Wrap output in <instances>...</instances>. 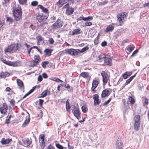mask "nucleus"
Returning <instances> with one entry per match:
<instances>
[{
  "mask_svg": "<svg viewBox=\"0 0 149 149\" xmlns=\"http://www.w3.org/2000/svg\"><path fill=\"white\" fill-rule=\"evenodd\" d=\"M22 46L20 43H13L9 45L4 50L5 53H13L19 50Z\"/></svg>",
  "mask_w": 149,
  "mask_h": 149,
  "instance_id": "1",
  "label": "nucleus"
},
{
  "mask_svg": "<svg viewBox=\"0 0 149 149\" xmlns=\"http://www.w3.org/2000/svg\"><path fill=\"white\" fill-rule=\"evenodd\" d=\"M13 14L14 19L18 21L22 19V12L20 6L19 5L17 7L16 6L13 9Z\"/></svg>",
  "mask_w": 149,
  "mask_h": 149,
  "instance_id": "2",
  "label": "nucleus"
},
{
  "mask_svg": "<svg viewBox=\"0 0 149 149\" xmlns=\"http://www.w3.org/2000/svg\"><path fill=\"white\" fill-rule=\"evenodd\" d=\"M128 15V14L125 12H123L118 14L117 15V21L119 23V26H122L123 24L126 21V18Z\"/></svg>",
  "mask_w": 149,
  "mask_h": 149,
  "instance_id": "3",
  "label": "nucleus"
},
{
  "mask_svg": "<svg viewBox=\"0 0 149 149\" xmlns=\"http://www.w3.org/2000/svg\"><path fill=\"white\" fill-rule=\"evenodd\" d=\"M36 19L41 24V26H42L47 24L45 21L47 19L48 17L46 15H45L42 13H38L36 15Z\"/></svg>",
  "mask_w": 149,
  "mask_h": 149,
  "instance_id": "4",
  "label": "nucleus"
},
{
  "mask_svg": "<svg viewBox=\"0 0 149 149\" xmlns=\"http://www.w3.org/2000/svg\"><path fill=\"white\" fill-rule=\"evenodd\" d=\"M63 54H69L73 56H77L80 53L79 49H68L62 51Z\"/></svg>",
  "mask_w": 149,
  "mask_h": 149,
  "instance_id": "5",
  "label": "nucleus"
},
{
  "mask_svg": "<svg viewBox=\"0 0 149 149\" xmlns=\"http://www.w3.org/2000/svg\"><path fill=\"white\" fill-rule=\"evenodd\" d=\"M100 74L102 78V84L105 85L110 80V75L104 71L101 72Z\"/></svg>",
  "mask_w": 149,
  "mask_h": 149,
  "instance_id": "6",
  "label": "nucleus"
},
{
  "mask_svg": "<svg viewBox=\"0 0 149 149\" xmlns=\"http://www.w3.org/2000/svg\"><path fill=\"white\" fill-rule=\"evenodd\" d=\"M1 60L4 64L8 66L13 67L18 66L20 63L19 62L17 61H7L6 59H4L2 58H1Z\"/></svg>",
  "mask_w": 149,
  "mask_h": 149,
  "instance_id": "7",
  "label": "nucleus"
},
{
  "mask_svg": "<svg viewBox=\"0 0 149 149\" xmlns=\"http://www.w3.org/2000/svg\"><path fill=\"white\" fill-rule=\"evenodd\" d=\"M72 110L74 116L78 120L81 118V113L79 108L74 105L72 106Z\"/></svg>",
  "mask_w": 149,
  "mask_h": 149,
  "instance_id": "8",
  "label": "nucleus"
},
{
  "mask_svg": "<svg viewBox=\"0 0 149 149\" xmlns=\"http://www.w3.org/2000/svg\"><path fill=\"white\" fill-rule=\"evenodd\" d=\"M63 25V22L60 19H58L56 22L51 26L52 29L56 30L61 28Z\"/></svg>",
  "mask_w": 149,
  "mask_h": 149,
  "instance_id": "9",
  "label": "nucleus"
},
{
  "mask_svg": "<svg viewBox=\"0 0 149 149\" xmlns=\"http://www.w3.org/2000/svg\"><path fill=\"white\" fill-rule=\"evenodd\" d=\"M99 82V79L95 78L92 82V86L91 88V91L93 93H95L97 92L96 88L97 87Z\"/></svg>",
  "mask_w": 149,
  "mask_h": 149,
  "instance_id": "10",
  "label": "nucleus"
},
{
  "mask_svg": "<svg viewBox=\"0 0 149 149\" xmlns=\"http://www.w3.org/2000/svg\"><path fill=\"white\" fill-rule=\"evenodd\" d=\"M41 58L39 55H34V59L31 61V65L32 66H36L40 62Z\"/></svg>",
  "mask_w": 149,
  "mask_h": 149,
  "instance_id": "11",
  "label": "nucleus"
},
{
  "mask_svg": "<svg viewBox=\"0 0 149 149\" xmlns=\"http://www.w3.org/2000/svg\"><path fill=\"white\" fill-rule=\"evenodd\" d=\"M8 107L7 104L6 103H3L2 105L0 107V112L3 115L7 114Z\"/></svg>",
  "mask_w": 149,
  "mask_h": 149,
  "instance_id": "12",
  "label": "nucleus"
},
{
  "mask_svg": "<svg viewBox=\"0 0 149 149\" xmlns=\"http://www.w3.org/2000/svg\"><path fill=\"white\" fill-rule=\"evenodd\" d=\"M63 8H66L65 13L68 15H71L74 12V8L71 7H70L69 6V4L68 3L65 5Z\"/></svg>",
  "mask_w": 149,
  "mask_h": 149,
  "instance_id": "13",
  "label": "nucleus"
},
{
  "mask_svg": "<svg viewBox=\"0 0 149 149\" xmlns=\"http://www.w3.org/2000/svg\"><path fill=\"white\" fill-rule=\"evenodd\" d=\"M112 58L109 56H106L103 65L111 66L112 65Z\"/></svg>",
  "mask_w": 149,
  "mask_h": 149,
  "instance_id": "14",
  "label": "nucleus"
},
{
  "mask_svg": "<svg viewBox=\"0 0 149 149\" xmlns=\"http://www.w3.org/2000/svg\"><path fill=\"white\" fill-rule=\"evenodd\" d=\"M45 135L44 134H40L39 136V140L40 145L42 149L44 148L45 146V143L44 141Z\"/></svg>",
  "mask_w": 149,
  "mask_h": 149,
  "instance_id": "15",
  "label": "nucleus"
},
{
  "mask_svg": "<svg viewBox=\"0 0 149 149\" xmlns=\"http://www.w3.org/2000/svg\"><path fill=\"white\" fill-rule=\"evenodd\" d=\"M22 145L24 146L27 147L29 146L32 143V139L31 138H25L22 140Z\"/></svg>",
  "mask_w": 149,
  "mask_h": 149,
  "instance_id": "16",
  "label": "nucleus"
},
{
  "mask_svg": "<svg viewBox=\"0 0 149 149\" xmlns=\"http://www.w3.org/2000/svg\"><path fill=\"white\" fill-rule=\"evenodd\" d=\"M16 82L19 89L24 92L25 87L23 82L19 79H17Z\"/></svg>",
  "mask_w": 149,
  "mask_h": 149,
  "instance_id": "17",
  "label": "nucleus"
},
{
  "mask_svg": "<svg viewBox=\"0 0 149 149\" xmlns=\"http://www.w3.org/2000/svg\"><path fill=\"white\" fill-rule=\"evenodd\" d=\"M93 97L94 100V105L96 106L99 105L101 101L99 100L98 95L95 94L93 95Z\"/></svg>",
  "mask_w": 149,
  "mask_h": 149,
  "instance_id": "18",
  "label": "nucleus"
},
{
  "mask_svg": "<svg viewBox=\"0 0 149 149\" xmlns=\"http://www.w3.org/2000/svg\"><path fill=\"white\" fill-rule=\"evenodd\" d=\"M105 56L103 54H100L98 57V58L96 60L97 62L100 63V64L103 65L104 63Z\"/></svg>",
  "mask_w": 149,
  "mask_h": 149,
  "instance_id": "19",
  "label": "nucleus"
},
{
  "mask_svg": "<svg viewBox=\"0 0 149 149\" xmlns=\"http://www.w3.org/2000/svg\"><path fill=\"white\" fill-rule=\"evenodd\" d=\"M116 145V149H124L123 143L121 142L120 139H118Z\"/></svg>",
  "mask_w": 149,
  "mask_h": 149,
  "instance_id": "20",
  "label": "nucleus"
},
{
  "mask_svg": "<svg viewBox=\"0 0 149 149\" xmlns=\"http://www.w3.org/2000/svg\"><path fill=\"white\" fill-rule=\"evenodd\" d=\"M80 76L84 79L90 80L91 78L89 73L88 72H83L80 74Z\"/></svg>",
  "mask_w": 149,
  "mask_h": 149,
  "instance_id": "21",
  "label": "nucleus"
},
{
  "mask_svg": "<svg viewBox=\"0 0 149 149\" xmlns=\"http://www.w3.org/2000/svg\"><path fill=\"white\" fill-rule=\"evenodd\" d=\"M39 8L41 9L42 10V11L44 13L47 15H49V12L48 9L47 8L43 7L41 5H39L38 6V7L37 8V9H38Z\"/></svg>",
  "mask_w": 149,
  "mask_h": 149,
  "instance_id": "22",
  "label": "nucleus"
},
{
  "mask_svg": "<svg viewBox=\"0 0 149 149\" xmlns=\"http://www.w3.org/2000/svg\"><path fill=\"white\" fill-rule=\"evenodd\" d=\"M135 99L132 96H129L128 97L127 101V104H130L133 105L135 102Z\"/></svg>",
  "mask_w": 149,
  "mask_h": 149,
  "instance_id": "23",
  "label": "nucleus"
},
{
  "mask_svg": "<svg viewBox=\"0 0 149 149\" xmlns=\"http://www.w3.org/2000/svg\"><path fill=\"white\" fill-rule=\"evenodd\" d=\"M12 141V139H11L8 138L6 139L3 138L2 139L0 142L3 145H6L8 144Z\"/></svg>",
  "mask_w": 149,
  "mask_h": 149,
  "instance_id": "24",
  "label": "nucleus"
},
{
  "mask_svg": "<svg viewBox=\"0 0 149 149\" xmlns=\"http://www.w3.org/2000/svg\"><path fill=\"white\" fill-rule=\"evenodd\" d=\"M52 50L49 49H45L44 51V55L45 57L49 56L51 55Z\"/></svg>",
  "mask_w": 149,
  "mask_h": 149,
  "instance_id": "25",
  "label": "nucleus"
},
{
  "mask_svg": "<svg viewBox=\"0 0 149 149\" xmlns=\"http://www.w3.org/2000/svg\"><path fill=\"white\" fill-rule=\"evenodd\" d=\"M109 91L107 89H105L104 90L102 93V97H104L107 96H108L109 95Z\"/></svg>",
  "mask_w": 149,
  "mask_h": 149,
  "instance_id": "26",
  "label": "nucleus"
},
{
  "mask_svg": "<svg viewBox=\"0 0 149 149\" xmlns=\"http://www.w3.org/2000/svg\"><path fill=\"white\" fill-rule=\"evenodd\" d=\"M81 30L79 28L73 30L71 35L72 36L80 34L81 33Z\"/></svg>",
  "mask_w": 149,
  "mask_h": 149,
  "instance_id": "27",
  "label": "nucleus"
},
{
  "mask_svg": "<svg viewBox=\"0 0 149 149\" xmlns=\"http://www.w3.org/2000/svg\"><path fill=\"white\" fill-rule=\"evenodd\" d=\"M114 28V27L111 24L108 25L107 27L105 30L106 32H108L112 31H113Z\"/></svg>",
  "mask_w": 149,
  "mask_h": 149,
  "instance_id": "28",
  "label": "nucleus"
},
{
  "mask_svg": "<svg viewBox=\"0 0 149 149\" xmlns=\"http://www.w3.org/2000/svg\"><path fill=\"white\" fill-rule=\"evenodd\" d=\"M5 17L6 18V21L7 22H9V24H12L14 22L13 19L12 18L8 16V15H6Z\"/></svg>",
  "mask_w": 149,
  "mask_h": 149,
  "instance_id": "29",
  "label": "nucleus"
},
{
  "mask_svg": "<svg viewBox=\"0 0 149 149\" xmlns=\"http://www.w3.org/2000/svg\"><path fill=\"white\" fill-rule=\"evenodd\" d=\"M65 107L66 111L70 113L71 112V107L69 102L68 100H67L66 102Z\"/></svg>",
  "mask_w": 149,
  "mask_h": 149,
  "instance_id": "30",
  "label": "nucleus"
},
{
  "mask_svg": "<svg viewBox=\"0 0 149 149\" xmlns=\"http://www.w3.org/2000/svg\"><path fill=\"white\" fill-rule=\"evenodd\" d=\"M134 123L140 122V116L139 115L135 116L134 118Z\"/></svg>",
  "mask_w": 149,
  "mask_h": 149,
  "instance_id": "31",
  "label": "nucleus"
},
{
  "mask_svg": "<svg viewBox=\"0 0 149 149\" xmlns=\"http://www.w3.org/2000/svg\"><path fill=\"white\" fill-rule=\"evenodd\" d=\"M140 122L134 123V130L138 131L139 130Z\"/></svg>",
  "mask_w": 149,
  "mask_h": 149,
  "instance_id": "32",
  "label": "nucleus"
},
{
  "mask_svg": "<svg viewBox=\"0 0 149 149\" xmlns=\"http://www.w3.org/2000/svg\"><path fill=\"white\" fill-rule=\"evenodd\" d=\"M1 78H5L7 77H8L10 76V74L7 72H1Z\"/></svg>",
  "mask_w": 149,
  "mask_h": 149,
  "instance_id": "33",
  "label": "nucleus"
},
{
  "mask_svg": "<svg viewBox=\"0 0 149 149\" xmlns=\"http://www.w3.org/2000/svg\"><path fill=\"white\" fill-rule=\"evenodd\" d=\"M49 63L48 61H43L41 63V65L42 68H45L46 67V65Z\"/></svg>",
  "mask_w": 149,
  "mask_h": 149,
  "instance_id": "34",
  "label": "nucleus"
},
{
  "mask_svg": "<svg viewBox=\"0 0 149 149\" xmlns=\"http://www.w3.org/2000/svg\"><path fill=\"white\" fill-rule=\"evenodd\" d=\"M89 49L88 46H87L83 48L81 50L79 49L80 53H83L88 50Z\"/></svg>",
  "mask_w": 149,
  "mask_h": 149,
  "instance_id": "35",
  "label": "nucleus"
},
{
  "mask_svg": "<svg viewBox=\"0 0 149 149\" xmlns=\"http://www.w3.org/2000/svg\"><path fill=\"white\" fill-rule=\"evenodd\" d=\"M51 79L53 81H55L59 83L60 82H63V81L62 80H60L59 79L57 78L52 77Z\"/></svg>",
  "mask_w": 149,
  "mask_h": 149,
  "instance_id": "36",
  "label": "nucleus"
},
{
  "mask_svg": "<svg viewBox=\"0 0 149 149\" xmlns=\"http://www.w3.org/2000/svg\"><path fill=\"white\" fill-rule=\"evenodd\" d=\"M135 48V46L134 45H132L131 46L128 47L126 48V49L129 52H131Z\"/></svg>",
  "mask_w": 149,
  "mask_h": 149,
  "instance_id": "37",
  "label": "nucleus"
},
{
  "mask_svg": "<svg viewBox=\"0 0 149 149\" xmlns=\"http://www.w3.org/2000/svg\"><path fill=\"white\" fill-rule=\"evenodd\" d=\"M47 93V90H44L43 92L41 94L40 97H44L46 96Z\"/></svg>",
  "mask_w": 149,
  "mask_h": 149,
  "instance_id": "38",
  "label": "nucleus"
},
{
  "mask_svg": "<svg viewBox=\"0 0 149 149\" xmlns=\"http://www.w3.org/2000/svg\"><path fill=\"white\" fill-rule=\"evenodd\" d=\"M56 147L58 149H64V148L62 145H60V144L58 143L56 144ZM67 148L65 147V149H66Z\"/></svg>",
  "mask_w": 149,
  "mask_h": 149,
  "instance_id": "39",
  "label": "nucleus"
},
{
  "mask_svg": "<svg viewBox=\"0 0 149 149\" xmlns=\"http://www.w3.org/2000/svg\"><path fill=\"white\" fill-rule=\"evenodd\" d=\"M30 120L29 118L26 119L22 125V126L23 127H25L30 121Z\"/></svg>",
  "mask_w": 149,
  "mask_h": 149,
  "instance_id": "40",
  "label": "nucleus"
},
{
  "mask_svg": "<svg viewBox=\"0 0 149 149\" xmlns=\"http://www.w3.org/2000/svg\"><path fill=\"white\" fill-rule=\"evenodd\" d=\"M36 39L37 40L38 43H39L44 40L43 38L40 35L36 37Z\"/></svg>",
  "mask_w": 149,
  "mask_h": 149,
  "instance_id": "41",
  "label": "nucleus"
},
{
  "mask_svg": "<svg viewBox=\"0 0 149 149\" xmlns=\"http://www.w3.org/2000/svg\"><path fill=\"white\" fill-rule=\"evenodd\" d=\"M67 0H59L58 3L62 6L67 3Z\"/></svg>",
  "mask_w": 149,
  "mask_h": 149,
  "instance_id": "42",
  "label": "nucleus"
},
{
  "mask_svg": "<svg viewBox=\"0 0 149 149\" xmlns=\"http://www.w3.org/2000/svg\"><path fill=\"white\" fill-rule=\"evenodd\" d=\"M19 3L21 5H24L26 3L27 0H18Z\"/></svg>",
  "mask_w": 149,
  "mask_h": 149,
  "instance_id": "43",
  "label": "nucleus"
},
{
  "mask_svg": "<svg viewBox=\"0 0 149 149\" xmlns=\"http://www.w3.org/2000/svg\"><path fill=\"white\" fill-rule=\"evenodd\" d=\"M33 49H36L37 50L40 52V54H42V51L38 48L37 46H33L32 47Z\"/></svg>",
  "mask_w": 149,
  "mask_h": 149,
  "instance_id": "44",
  "label": "nucleus"
},
{
  "mask_svg": "<svg viewBox=\"0 0 149 149\" xmlns=\"http://www.w3.org/2000/svg\"><path fill=\"white\" fill-rule=\"evenodd\" d=\"M48 41L49 42V44L50 45H52L53 44L54 42V41L53 39L52 38H49Z\"/></svg>",
  "mask_w": 149,
  "mask_h": 149,
  "instance_id": "45",
  "label": "nucleus"
},
{
  "mask_svg": "<svg viewBox=\"0 0 149 149\" xmlns=\"http://www.w3.org/2000/svg\"><path fill=\"white\" fill-rule=\"evenodd\" d=\"M93 17L92 16H88L87 17H85L84 19V21H86L88 20H91L93 19Z\"/></svg>",
  "mask_w": 149,
  "mask_h": 149,
  "instance_id": "46",
  "label": "nucleus"
},
{
  "mask_svg": "<svg viewBox=\"0 0 149 149\" xmlns=\"http://www.w3.org/2000/svg\"><path fill=\"white\" fill-rule=\"evenodd\" d=\"M82 109L84 113H86L88 110V108L86 106H83L82 107Z\"/></svg>",
  "mask_w": 149,
  "mask_h": 149,
  "instance_id": "47",
  "label": "nucleus"
},
{
  "mask_svg": "<svg viewBox=\"0 0 149 149\" xmlns=\"http://www.w3.org/2000/svg\"><path fill=\"white\" fill-rule=\"evenodd\" d=\"M92 25V22H86L85 23V25L83 26H91Z\"/></svg>",
  "mask_w": 149,
  "mask_h": 149,
  "instance_id": "48",
  "label": "nucleus"
},
{
  "mask_svg": "<svg viewBox=\"0 0 149 149\" xmlns=\"http://www.w3.org/2000/svg\"><path fill=\"white\" fill-rule=\"evenodd\" d=\"M99 37L97 36L94 40V42L95 45H97L98 43Z\"/></svg>",
  "mask_w": 149,
  "mask_h": 149,
  "instance_id": "49",
  "label": "nucleus"
},
{
  "mask_svg": "<svg viewBox=\"0 0 149 149\" xmlns=\"http://www.w3.org/2000/svg\"><path fill=\"white\" fill-rule=\"evenodd\" d=\"M108 2V1L107 0H106L103 2H100L99 5L100 6H104L107 4Z\"/></svg>",
  "mask_w": 149,
  "mask_h": 149,
  "instance_id": "50",
  "label": "nucleus"
},
{
  "mask_svg": "<svg viewBox=\"0 0 149 149\" xmlns=\"http://www.w3.org/2000/svg\"><path fill=\"white\" fill-rule=\"evenodd\" d=\"M111 98H110L107 101L105 102L103 104V105L104 106H106L111 101Z\"/></svg>",
  "mask_w": 149,
  "mask_h": 149,
  "instance_id": "51",
  "label": "nucleus"
},
{
  "mask_svg": "<svg viewBox=\"0 0 149 149\" xmlns=\"http://www.w3.org/2000/svg\"><path fill=\"white\" fill-rule=\"evenodd\" d=\"M11 117V115H10V116L8 118V119H7L5 121V123L7 124H8L10 123V119Z\"/></svg>",
  "mask_w": 149,
  "mask_h": 149,
  "instance_id": "52",
  "label": "nucleus"
},
{
  "mask_svg": "<svg viewBox=\"0 0 149 149\" xmlns=\"http://www.w3.org/2000/svg\"><path fill=\"white\" fill-rule=\"evenodd\" d=\"M38 2L36 1H32L31 3V5L33 6H36L38 5Z\"/></svg>",
  "mask_w": 149,
  "mask_h": 149,
  "instance_id": "53",
  "label": "nucleus"
},
{
  "mask_svg": "<svg viewBox=\"0 0 149 149\" xmlns=\"http://www.w3.org/2000/svg\"><path fill=\"white\" fill-rule=\"evenodd\" d=\"M132 78H131L130 77V78L129 79H128L126 81V82L125 83V85H127L128 84L130 83V82L132 81Z\"/></svg>",
  "mask_w": 149,
  "mask_h": 149,
  "instance_id": "54",
  "label": "nucleus"
},
{
  "mask_svg": "<svg viewBox=\"0 0 149 149\" xmlns=\"http://www.w3.org/2000/svg\"><path fill=\"white\" fill-rule=\"evenodd\" d=\"M33 49L32 48V47L29 48V49H27L26 52L30 56V53L31 52V50Z\"/></svg>",
  "mask_w": 149,
  "mask_h": 149,
  "instance_id": "55",
  "label": "nucleus"
},
{
  "mask_svg": "<svg viewBox=\"0 0 149 149\" xmlns=\"http://www.w3.org/2000/svg\"><path fill=\"white\" fill-rule=\"evenodd\" d=\"M145 100L144 102V105H148V104L149 102V99H148L146 98H145Z\"/></svg>",
  "mask_w": 149,
  "mask_h": 149,
  "instance_id": "56",
  "label": "nucleus"
},
{
  "mask_svg": "<svg viewBox=\"0 0 149 149\" xmlns=\"http://www.w3.org/2000/svg\"><path fill=\"white\" fill-rule=\"evenodd\" d=\"M127 73V72H126L125 73L123 74V77L125 79H126L128 77V75Z\"/></svg>",
  "mask_w": 149,
  "mask_h": 149,
  "instance_id": "57",
  "label": "nucleus"
},
{
  "mask_svg": "<svg viewBox=\"0 0 149 149\" xmlns=\"http://www.w3.org/2000/svg\"><path fill=\"white\" fill-rule=\"evenodd\" d=\"M44 100L42 99H39V105L42 106L43 104V102H44Z\"/></svg>",
  "mask_w": 149,
  "mask_h": 149,
  "instance_id": "58",
  "label": "nucleus"
},
{
  "mask_svg": "<svg viewBox=\"0 0 149 149\" xmlns=\"http://www.w3.org/2000/svg\"><path fill=\"white\" fill-rule=\"evenodd\" d=\"M10 103L13 106H14L15 105V102L13 99H12L10 101Z\"/></svg>",
  "mask_w": 149,
  "mask_h": 149,
  "instance_id": "59",
  "label": "nucleus"
},
{
  "mask_svg": "<svg viewBox=\"0 0 149 149\" xmlns=\"http://www.w3.org/2000/svg\"><path fill=\"white\" fill-rule=\"evenodd\" d=\"M84 18H85V17H84L83 16V15H81V16L79 18H78L77 19V20H79H79H83L84 21Z\"/></svg>",
  "mask_w": 149,
  "mask_h": 149,
  "instance_id": "60",
  "label": "nucleus"
},
{
  "mask_svg": "<svg viewBox=\"0 0 149 149\" xmlns=\"http://www.w3.org/2000/svg\"><path fill=\"white\" fill-rule=\"evenodd\" d=\"M46 149H55V148L52 145H49L48 146Z\"/></svg>",
  "mask_w": 149,
  "mask_h": 149,
  "instance_id": "61",
  "label": "nucleus"
},
{
  "mask_svg": "<svg viewBox=\"0 0 149 149\" xmlns=\"http://www.w3.org/2000/svg\"><path fill=\"white\" fill-rule=\"evenodd\" d=\"M107 42L105 41H104L103 42L101 43V46L102 47H104L107 46Z\"/></svg>",
  "mask_w": 149,
  "mask_h": 149,
  "instance_id": "62",
  "label": "nucleus"
},
{
  "mask_svg": "<svg viewBox=\"0 0 149 149\" xmlns=\"http://www.w3.org/2000/svg\"><path fill=\"white\" fill-rule=\"evenodd\" d=\"M138 49L136 50L132 53V54L131 55V56H134L135 54H136L138 53Z\"/></svg>",
  "mask_w": 149,
  "mask_h": 149,
  "instance_id": "63",
  "label": "nucleus"
},
{
  "mask_svg": "<svg viewBox=\"0 0 149 149\" xmlns=\"http://www.w3.org/2000/svg\"><path fill=\"white\" fill-rule=\"evenodd\" d=\"M42 80V78L41 75H39L38 78V80L40 82Z\"/></svg>",
  "mask_w": 149,
  "mask_h": 149,
  "instance_id": "64",
  "label": "nucleus"
}]
</instances>
